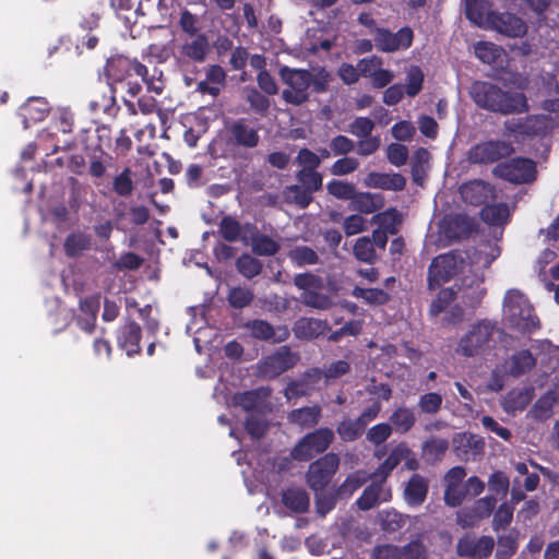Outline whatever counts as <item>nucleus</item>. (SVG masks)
Returning a JSON list of instances; mask_svg holds the SVG:
<instances>
[{
	"label": "nucleus",
	"instance_id": "6ab92c4d",
	"mask_svg": "<svg viewBox=\"0 0 559 559\" xmlns=\"http://www.w3.org/2000/svg\"><path fill=\"white\" fill-rule=\"evenodd\" d=\"M373 481L365 488L364 492L357 500V506L361 510H369L381 502H386L391 499V490L384 484V479L374 478Z\"/></svg>",
	"mask_w": 559,
	"mask_h": 559
},
{
	"label": "nucleus",
	"instance_id": "49530a36",
	"mask_svg": "<svg viewBox=\"0 0 559 559\" xmlns=\"http://www.w3.org/2000/svg\"><path fill=\"white\" fill-rule=\"evenodd\" d=\"M500 252L497 242L480 245L475 252L474 262L481 267H488L500 255Z\"/></svg>",
	"mask_w": 559,
	"mask_h": 559
},
{
	"label": "nucleus",
	"instance_id": "0e129e2a",
	"mask_svg": "<svg viewBox=\"0 0 559 559\" xmlns=\"http://www.w3.org/2000/svg\"><path fill=\"white\" fill-rule=\"evenodd\" d=\"M326 189L330 194L342 200H352L356 193L355 188L352 183L344 182L341 180H333L328 183Z\"/></svg>",
	"mask_w": 559,
	"mask_h": 559
},
{
	"label": "nucleus",
	"instance_id": "cd10ccee",
	"mask_svg": "<svg viewBox=\"0 0 559 559\" xmlns=\"http://www.w3.org/2000/svg\"><path fill=\"white\" fill-rule=\"evenodd\" d=\"M495 500L492 498H483L475 502V506L472 508V512L474 513L473 519L467 520L466 511H459L456 515L457 523L462 527H472L474 526L480 519L488 516L493 509Z\"/></svg>",
	"mask_w": 559,
	"mask_h": 559
},
{
	"label": "nucleus",
	"instance_id": "774afa93",
	"mask_svg": "<svg viewBox=\"0 0 559 559\" xmlns=\"http://www.w3.org/2000/svg\"><path fill=\"white\" fill-rule=\"evenodd\" d=\"M368 221L360 214L347 216L343 222V229L347 236L357 235L367 229Z\"/></svg>",
	"mask_w": 559,
	"mask_h": 559
},
{
	"label": "nucleus",
	"instance_id": "9b49d317",
	"mask_svg": "<svg viewBox=\"0 0 559 559\" xmlns=\"http://www.w3.org/2000/svg\"><path fill=\"white\" fill-rule=\"evenodd\" d=\"M333 431L321 428L307 435L292 451V456L298 461H308L314 455L325 451L333 440Z\"/></svg>",
	"mask_w": 559,
	"mask_h": 559
},
{
	"label": "nucleus",
	"instance_id": "f257e3e1",
	"mask_svg": "<svg viewBox=\"0 0 559 559\" xmlns=\"http://www.w3.org/2000/svg\"><path fill=\"white\" fill-rule=\"evenodd\" d=\"M281 78L286 84L282 96L288 104L300 105L309 97V88L316 92H322L326 88L330 81V74L324 69L297 70L283 68Z\"/></svg>",
	"mask_w": 559,
	"mask_h": 559
},
{
	"label": "nucleus",
	"instance_id": "72a5a7b5",
	"mask_svg": "<svg viewBox=\"0 0 559 559\" xmlns=\"http://www.w3.org/2000/svg\"><path fill=\"white\" fill-rule=\"evenodd\" d=\"M533 399V390L519 388L510 391L503 399L502 406L507 413L523 411Z\"/></svg>",
	"mask_w": 559,
	"mask_h": 559
},
{
	"label": "nucleus",
	"instance_id": "c756f323",
	"mask_svg": "<svg viewBox=\"0 0 559 559\" xmlns=\"http://www.w3.org/2000/svg\"><path fill=\"white\" fill-rule=\"evenodd\" d=\"M328 325L324 321L312 318H300L295 322L294 333L298 338L310 340L323 334Z\"/></svg>",
	"mask_w": 559,
	"mask_h": 559
},
{
	"label": "nucleus",
	"instance_id": "a211bd4d",
	"mask_svg": "<svg viewBox=\"0 0 559 559\" xmlns=\"http://www.w3.org/2000/svg\"><path fill=\"white\" fill-rule=\"evenodd\" d=\"M493 546L495 542L491 537L483 536L476 538L466 535L459 540L457 554L469 559H485L491 554Z\"/></svg>",
	"mask_w": 559,
	"mask_h": 559
},
{
	"label": "nucleus",
	"instance_id": "5fc2aeb1",
	"mask_svg": "<svg viewBox=\"0 0 559 559\" xmlns=\"http://www.w3.org/2000/svg\"><path fill=\"white\" fill-rule=\"evenodd\" d=\"M353 296L356 298H361L370 305H383L389 299L388 294L384 290L378 288L355 287L353 289Z\"/></svg>",
	"mask_w": 559,
	"mask_h": 559
},
{
	"label": "nucleus",
	"instance_id": "338daca9",
	"mask_svg": "<svg viewBox=\"0 0 559 559\" xmlns=\"http://www.w3.org/2000/svg\"><path fill=\"white\" fill-rule=\"evenodd\" d=\"M253 299V293L243 287H235L230 289L228 295L229 304L235 308L247 307Z\"/></svg>",
	"mask_w": 559,
	"mask_h": 559
},
{
	"label": "nucleus",
	"instance_id": "b1692460",
	"mask_svg": "<svg viewBox=\"0 0 559 559\" xmlns=\"http://www.w3.org/2000/svg\"><path fill=\"white\" fill-rule=\"evenodd\" d=\"M364 183L369 188L400 191L404 189L406 180L400 174L370 173Z\"/></svg>",
	"mask_w": 559,
	"mask_h": 559
},
{
	"label": "nucleus",
	"instance_id": "393cba45",
	"mask_svg": "<svg viewBox=\"0 0 559 559\" xmlns=\"http://www.w3.org/2000/svg\"><path fill=\"white\" fill-rule=\"evenodd\" d=\"M270 396L267 388H260L254 391L246 392L235 396V403L246 411H258L259 413L267 408L266 400Z\"/></svg>",
	"mask_w": 559,
	"mask_h": 559
},
{
	"label": "nucleus",
	"instance_id": "09e8293b",
	"mask_svg": "<svg viewBox=\"0 0 559 559\" xmlns=\"http://www.w3.org/2000/svg\"><path fill=\"white\" fill-rule=\"evenodd\" d=\"M449 443L445 439L432 438L423 445V454L427 461L435 462L442 457L448 450Z\"/></svg>",
	"mask_w": 559,
	"mask_h": 559
},
{
	"label": "nucleus",
	"instance_id": "20e7f679",
	"mask_svg": "<svg viewBox=\"0 0 559 559\" xmlns=\"http://www.w3.org/2000/svg\"><path fill=\"white\" fill-rule=\"evenodd\" d=\"M456 286V293L452 288L440 290L437 298L430 306V313L432 316H438L442 311H445L447 307L449 306L450 301L454 299L455 295H457L462 302L469 308L477 307L486 295V288L484 287V276L476 273L464 275L460 278V284Z\"/></svg>",
	"mask_w": 559,
	"mask_h": 559
},
{
	"label": "nucleus",
	"instance_id": "412c9836",
	"mask_svg": "<svg viewBox=\"0 0 559 559\" xmlns=\"http://www.w3.org/2000/svg\"><path fill=\"white\" fill-rule=\"evenodd\" d=\"M489 29H495L509 37H519L526 33V25L514 14L495 13Z\"/></svg>",
	"mask_w": 559,
	"mask_h": 559
},
{
	"label": "nucleus",
	"instance_id": "4c0bfd02",
	"mask_svg": "<svg viewBox=\"0 0 559 559\" xmlns=\"http://www.w3.org/2000/svg\"><path fill=\"white\" fill-rule=\"evenodd\" d=\"M559 390H549L538 399L531 413L538 419H546L551 415L554 405L558 402Z\"/></svg>",
	"mask_w": 559,
	"mask_h": 559
},
{
	"label": "nucleus",
	"instance_id": "423d86ee",
	"mask_svg": "<svg viewBox=\"0 0 559 559\" xmlns=\"http://www.w3.org/2000/svg\"><path fill=\"white\" fill-rule=\"evenodd\" d=\"M117 66L126 70L124 78L115 79V91H126L130 96H135L141 91V85L133 81V75L141 78L142 82L146 85L148 92L159 95L164 90L163 74L157 68L148 70L145 66L138 61H130L121 59Z\"/></svg>",
	"mask_w": 559,
	"mask_h": 559
},
{
	"label": "nucleus",
	"instance_id": "aec40b11",
	"mask_svg": "<svg viewBox=\"0 0 559 559\" xmlns=\"http://www.w3.org/2000/svg\"><path fill=\"white\" fill-rule=\"evenodd\" d=\"M50 106L45 98L31 97L19 109V116L22 118L24 129H28L32 123L39 122L48 115Z\"/></svg>",
	"mask_w": 559,
	"mask_h": 559
},
{
	"label": "nucleus",
	"instance_id": "bf43d9fd",
	"mask_svg": "<svg viewBox=\"0 0 559 559\" xmlns=\"http://www.w3.org/2000/svg\"><path fill=\"white\" fill-rule=\"evenodd\" d=\"M301 301L311 308L325 310L332 306V300L328 295L317 293L313 290H308L301 294Z\"/></svg>",
	"mask_w": 559,
	"mask_h": 559
},
{
	"label": "nucleus",
	"instance_id": "5701e85b",
	"mask_svg": "<svg viewBox=\"0 0 559 559\" xmlns=\"http://www.w3.org/2000/svg\"><path fill=\"white\" fill-rule=\"evenodd\" d=\"M460 194L464 202L479 205L489 198H493V190L481 180H473L460 188Z\"/></svg>",
	"mask_w": 559,
	"mask_h": 559
},
{
	"label": "nucleus",
	"instance_id": "3c124183",
	"mask_svg": "<svg viewBox=\"0 0 559 559\" xmlns=\"http://www.w3.org/2000/svg\"><path fill=\"white\" fill-rule=\"evenodd\" d=\"M365 426L359 421V419H344L337 426V433L344 441H354L356 440L365 430Z\"/></svg>",
	"mask_w": 559,
	"mask_h": 559
},
{
	"label": "nucleus",
	"instance_id": "58836bf2",
	"mask_svg": "<svg viewBox=\"0 0 559 559\" xmlns=\"http://www.w3.org/2000/svg\"><path fill=\"white\" fill-rule=\"evenodd\" d=\"M509 216L510 209L506 204L487 205L481 210V218L491 226L507 224Z\"/></svg>",
	"mask_w": 559,
	"mask_h": 559
},
{
	"label": "nucleus",
	"instance_id": "69168bd1",
	"mask_svg": "<svg viewBox=\"0 0 559 559\" xmlns=\"http://www.w3.org/2000/svg\"><path fill=\"white\" fill-rule=\"evenodd\" d=\"M290 260L297 265L314 264L318 261L317 253L308 247H297L289 252Z\"/></svg>",
	"mask_w": 559,
	"mask_h": 559
},
{
	"label": "nucleus",
	"instance_id": "f3484780",
	"mask_svg": "<svg viewBox=\"0 0 559 559\" xmlns=\"http://www.w3.org/2000/svg\"><path fill=\"white\" fill-rule=\"evenodd\" d=\"M512 146L506 141H487L474 145L468 152L472 163H493L499 158L510 155Z\"/></svg>",
	"mask_w": 559,
	"mask_h": 559
},
{
	"label": "nucleus",
	"instance_id": "2eb2a0df",
	"mask_svg": "<svg viewBox=\"0 0 559 559\" xmlns=\"http://www.w3.org/2000/svg\"><path fill=\"white\" fill-rule=\"evenodd\" d=\"M297 360V354L285 346L281 347L260 362L259 373L264 378H274L294 367Z\"/></svg>",
	"mask_w": 559,
	"mask_h": 559
},
{
	"label": "nucleus",
	"instance_id": "6e6552de",
	"mask_svg": "<svg viewBox=\"0 0 559 559\" xmlns=\"http://www.w3.org/2000/svg\"><path fill=\"white\" fill-rule=\"evenodd\" d=\"M465 267L466 265L461 254L445 253L435 258L429 266V288L433 289L450 281L459 272H464Z\"/></svg>",
	"mask_w": 559,
	"mask_h": 559
},
{
	"label": "nucleus",
	"instance_id": "6e6d98bb",
	"mask_svg": "<svg viewBox=\"0 0 559 559\" xmlns=\"http://www.w3.org/2000/svg\"><path fill=\"white\" fill-rule=\"evenodd\" d=\"M390 419L395 429L403 433L408 431L415 424L414 413L405 407L397 408Z\"/></svg>",
	"mask_w": 559,
	"mask_h": 559
},
{
	"label": "nucleus",
	"instance_id": "7ed1b4c3",
	"mask_svg": "<svg viewBox=\"0 0 559 559\" xmlns=\"http://www.w3.org/2000/svg\"><path fill=\"white\" fill-rule=\"evenodd\" d=\"M471 96L478 106L492 111L509 114L526 109V98L521 92H503L487 82H475Z\"/></svg>",
	"mask_w": 559,
	"mask_h": 559
},
{
	"label": "nucleus",
	"instance_id": "f704fd0d",
	"mask_svg": "<svg viewBox=\"0 0 559 559\" xmlns=\"http://www.w3.org/2000/svg\"><path fill=\"white\" fill-rule=\"evenodd\" d=\"M57 120L53 121L49 128L40 133V139L48 140L55 139L58 132L67 134L71 132L73 118L72 114L67 108H59L57 111Z\"/></svg>",
	"mask_w": 559,
	"mask_h": 559
},
{
	"label": "nucleus",
	"instance_id": "a18cd8bd",
	"mask_svg": "<svg viewBox=\"0 0 559 559\" xmlns=\"http://www.w3.org/2000/svg\"><path fill=\"white\" fill-rule=\"evenodd\" d=\"M402 218L400 213L395 209H389L374 215L371 223L378 225L380 229L389 231V234L396 233V226L401 223Z\"/></svg>",
	"mask_w": 559,
	"mask_h": 559
},
{
	"label": "nucleus",
	"instance_id": "c9c22d12",
	"mask_svg": "<svg viewBox=\"0 0 559 559\" xmlns=\"http://www.w3.org/2000/svg\"><path fill=\"white\" fill-rule=\"evenodd\" d=\"M352 204L360 213L371 214L383 206V198L377 193H355Z\"/></svg>",
	"mask_w": 559,
	"mask_h": 559
},
{
	"label": "nucleus",
	"instance_id": "e2e57ef3",
	"mask_svg": "<svg viewBox=\"0 0 559 559\" xmlns=\"http://www.w3.org/2000/svg\"><path fill=\"white\" fill-rule=\"evenodd\" d=\"M355 257L364 262H372L376 254L372 241L369 237H360L354 246Z\"/></svg>",
	"mask_w": 559,
	"mask_h": 559
},
{
	"label": "nucleus",
	"instance_id": "680f3d73",
	"mask_svg": "<svg viewBox=\"0 0 559 559\" xmlns=\"http://www.w3.org/2000/svg\"><path fill=\"white\" fill-rule=\"evenodd\" d=\"M237 269L243 276L251 278L261 272L262 264L253 257L243 254L237 260Z\"/></svg>",
	"mask_w": 559,
	"mask_h": 559
},
{
	"label": "nucleus",
	"instance_id": "4be33fe9",
	"mask_svg": "<svg viewBox=\"0 0 559 559\" xmlns=\"http://www.w3.org/2000/svg\"><path fill=\"white\" fill-rule=\"evenodd\" d=\"M465 12L467 19L483 28H490L495 12L491 11L488 0H466Z\"/></svg>",
	"mask_w": 559,
	"mask_h": 559
},
{
	"label": "nucleus",
	"instance_id": "ddd939ff",
	"mask_svg": "<svg viewBox=\"0 0 559 559\" xmlns=\"http://www.w3.org/2000/svg\"><path fill=\"white\" fill-rule=\"evenodd\" d=\"M558 117L556 119L549 118L545 115L536 116L522 122L520 119H511L507 121L506 129L510 135L518 139L519 135L533 134L543 135L558 126Z\"/></svg>",
	"mask_w": 559,
	"mask_h": 559
},
{
	"label": "nucleus",
	"instance_id": "473e14b6",
	"mask_svg": "<svg viewBox=\"0 0 559 559\" xmlns=\"http://www.w3.org/2000/svg\"><path fill=\"white\" fill-rule=\"evenodd\" d=\"M411 454V450L403 443L396 445L389 454L386 460L379 466L372 477L385 479L388 475Z\"/></svg>",
	"mask_w": 559,
	"mask_h": 559
},
{
	"label": "nucleus",
	"instance_id": "864d4df0",
	"mask_svg": "<svg viewBox=\"0 0 559 559\" xmlns=\"http://www.w3.org/2000/svg\"><path fill=\"white\" fill-rule=\"evenodd\" d=\"M409 518L394 510H386L380 513V522L385 531L395 532L406 525Z\"/></svg>",
	"mask_w": 559,
	"mask_h": 559
},
{
	"label": "nucleus",
	"instance_id": "13d9d810",
	"mask_svg": "<svg viewBox=\"0 0 559 559\" xmlns=\"http://www.w3.org/2000/svg\"><path fill=\"white\" fill-rule=\"evenodd\" d=\"M369 477L370 476L364 471L355 472L340 486L338 495L352 496Z\"/></svg>",
	"mask_w": 559,
	"mask_h": 559
},
{
	"label": "nucleus",
	"instance_id": "8fccbe9b",
	"mask_svg": "<svg viewBox=\"0 0 559 559\" xmlns=\"http://www.w3.org/2000/svg\"><path fill=\"white\" fill-rule=\"evenodd\" d=\"M476 57L484 63L491 64L501 56V48L488 41H478L474 45Z\"/></svg>",
	"mask_w": 559,
	"mask_h": 559
},
{
	"label": "nucleus",
	"instance_id": "bb28decb",
	"mask_svg": "<svg viewBox=\"0 0 559 559\" xmlns=\"http://www.w3.org/2000/svg\"><path fill=\"white\" fill-rule=\"evenodd\" d=\"M140 333V326L134 322H128L121 328L118 335V344L126 350L128 356L139 353Z\"/></svg>",
	"mask_w": 559,
	"mask_h": 559
},
{
	"label": "nucleus",
	"instance_id": "4468645a",
	"mask_svg": "<svg viewBox=\"0 0 559 559\" xmlns=\"http://www.w3.org/2000/svg\"><path fill=\"white\" fill-rule=\"evenodd\" d=\"M495 173L511 182L523 183L535 179L536 168L534 162L526 158H514L499 164Z\"/></svg>",
	"mask_w": 559,
	"mask_h": 559
},
{
	"label": "nucleus",
	"instance_id": "c03bdc74",
	"mask_svg": "<svg viewBox=\"0 0 559 559\" xmlns=\"http://www.w3.org/2000/svg\"><path fill=\"white\" fill-rule=\"evenodd\" d=\"M246 328L249 330L250 334L260 340L264 341H283L286 336V331H284L283 337H275L274 329L271 324H269L266 321L263 320H253L249 323H247Z\"/></svg>",
	"mask_w": 559,
	"mask_h": 559
},
{
	"label": "nucleus",
	"instance_id": "052dcab7",
	"mask_svg": "<svg viewBox=\"0 0 559 559\" xmlns=\"http://www.w3.org/2000/svg\"><path fill=\"white\" fill-rule=\"evenodd\" d=\"M187 333L193 334V343L198 352H201L203 345L211 343V337L214 335L213 329L205 326L195 328V323L187 325Z\"/></svg>",
	"mask_w": 559,
	"mask_h": 559
},
{
	"label": "nucleus",
	"instance_id": "a19ab883",
	"mask_svg": "<svg viewBox=\"0 0 559 559\" xmlns=\"http://www.w3.org/2000/svg\"><path fill=\"white\" fill-rule=\"evenodd\" d=\"M518 532L510 531L498 537L497 559H510L518 549Z\"/></svg>",
	"mask_w": 559,
	"mask_h": 559
},
{
	"label": "nucleus",
	"instance_id": "37998d69",
	"mask_svg": "<svg viewBox=\"0 0 559 559\" xmlns=\"http://www.w3.org/2000/svg\"><path fill=\"white\" fill-rule=\"evenodd\" d=\"M283 198L288 203H294L301 209L307 207L312 201V193L302 186L293 185L283 191Z\"/></svg>",
	"mask_w": 559,
	"mask_h": 559
},
{
	"label": "nucleus",
	"instance_id": "e433bc0d",
	"mask_svg": "<svg viewBox=\"0 0 559 559\" xmlns=\"http://www.w3.org/2000/svg\"><path fill=\"white\" fill-rule=\"evenodd\" d=\"M321 416L319 406L302 407L289 414V420L300 427L309 428L314 426Z\"/></svg>",
	"mask_w": 559,
	"mask_h": 559
},
{
	"label": "nucleus",
	"instance_id": "f03ea898",
	"mask_svg": "<svg viewBox=\"0 0 559 559\" xmlns=\"http://www.w3.org/2000/svg\"><path fill=\"white\" fill-rule=\"evenodd\" d=\"M502 321L521 333H533L539 328V319L534 309L519 289H508L502 300Z\"/></svg>",
	"mask_w": 559,
	"mask_h": 559
},
{
	"label": "nucleus",
	"instance_id": "0eeeda50",
	"mask_svg": "<svg viewBox=\"0 0 559 559\" xmlns=\"http://www.w3.org/2000/svg\"><path fill=\"white\" fill-rule=\"evenodd\" d=\"M499 332L495 322L488 319L479 320L459 340L455 350L465 357L484 356L493 348L495 335Z\"/></svg>",
	"mask_w": 559,
	"mask_h": 559
},
{
	"label": "nucleus",
	"instance_id": "39448f33",
	"mask_svg": "<svg viewBox=\"0 0 559 559\" xmlns=\"http://www.w3.org/2000/svg\"><path fill=\"white\" fill-rule=\"evenodd\" d=\"M539 360L544 371H554L559 379V346H554L549 342L540 343L539 358L533 356L527 349H522L511 355L504 362L506 373L520 377L530 372Z\"/></svg>",
	"mask_w": 559,
	"mask_h": 559
},
{
	"label": "nucleus",
	"instance_id": "de8ad7c7",
	"mask_svg": "<svg viewBox=\"0 0 559 559\" xmlns=\"http://www.w3.org/2000/svg\"><path fill=\"white\" fill-rule=\"evenodd\" d=\"M249 242L251 243L252 250L260 255H271L276 253L278 250V243L272 238L265 235H249Z\"/></svg>",
	"mask_w": 559,
	"mask_h": 559
},
{
	"label": "nucleus",
	"instance_id": "79ce46f5",
	"mask_svg": "<svg viewBox=\"0 0 559 559\" xmlns=\"http://www.w3.org/2000/svg\"><path fill=\"white\" fill-rule=\"evenodd\" d=\"M91 245V238L88 235L75 231L69 235L64 241L66 253L70 257H75L88 249Z\"/></svg>",
	"mask_w": 559,
	"mask_h": 559
},
{
	"label": "nucleus",
	"instance_id": "dca6fc26",
	"mask_svg": "<svg viewBox=\"0 0 559 559\" xmlns=\"http://www.w3.org/2000/svg\"><path fill=\"white\" fill-rule=\"evenodd\" d=\"M358 67L362 78L371 81L376 88H382L389 85L395 78L394 72L383 68V61L380 57L370 56L359 60Z\"/></svg>",
	"mask_w": 559,
	"mask_h": 559
},
{
	"label": "nucleus",
	"instance_id": "7c9ffc66",
	"mask_svg": "<svg viewBox=\"0 0 559 559\" xmlns=\"http://www.w3.org/2000/svg\"><path fill=\"white\" fill-rule=\"evenodd\" d=\"M283 504L295 513H304L310 506L308 493L302 488H288L282 493Z\"/></svg>",
	"mask_w": 559,
	"mask_h": 559
},
{
	"label": "nucleus",
	"instance_id": "1a4fd4ad",
	"mask_svg": "<svg viewBox=\"0 0 559 559\" xmlns=\"http://www.w3.org/2000/svg\"><path fill=\"white\" fill-rule=\"evenodd\" d=\"M340 465V459L334 453H329L313 462L307 473V484L314 491L324 490Z\"/></svg>",
	"mask_w": 559,
	"mask_h": 559
},
{
	"label": "nucleus",
	"instance_id": "9d476101",
	"mask_svg": "<svg viewBox=\"0 0 559 559\" xmlns=\"http://www.w3.org/2000/svg\"><path fill=\"white\" fill-rule=\"evenodd\" d=\"M475 222L467 215L455 214L444 216L438 225L441 246H448L453 240L466 237L474 229Z\"/></svg>",
	"mask_w": 559,
	"mask_h": 559
},
{
	"label": "nucleus",
	"instance_id": "c85d7f7f",
	"mask_svg": "<svg viewBox=\"0 0 559 559\" xmlns=\"http://www.w3.org/2000/svg\"><path fill=\"white\" fill-rule=\"evenodd\" d=\"M223 237L228 241L241 239L246 245L249 243V235H252L250 225L240 226L239 223L231 217H224L219 225Z\"/></svg>",
	"mask_w": 559,
	"mask_h": 559
},
{
	"label": "nucleus",
	"instance_id": "4d7b16f0",
	"mask_svg": "<svg viewBox=\"0 0 559 559\" xmlns=\"http://www.w3.org/2000/svg\"><path fill=\"white\" fill-rule=\"evenodd\" d=\"M296 178L310 193L322 187V176L316 169H300Z\"/></svg>",
	"mask_w": 559,
	"mask_h": 559
},
{
	"label": "nucleus",
	"instance_id": "2f4dec72",
	"mask_svg": "<svg viewBox=\"0 0 559 559\" xmlns=\"http://www.w3.org/2000/svg\"><path fill=\"white\" fill-rule=\"evenodd\" d=\"M428 483L419 475H413L405 486L404 497L409 506H419L426 499Z\"/></svg>",
	"mask_w": 559,
	"mask_h": 559
},
{
	"label": "nucleus",
	"instance_id": "f8f14e48",
	"mask_svg": "<svg viewBox=\"0 0 559 559\" xmlns=\"http://www.w3.org/2000/svg\"><path fill=\"white\" fill-rule=\"evenodd\" d=\"M414 33L409 27H402L396 33L385 28H374V47L383 52H396L411 47Z\"/></svg>",
	"mask_w": 559,
	"mask_h": 559
},
{
	"label": "nucleus",
	"instance_id": "603ef678",
	"mask_svg": "<svg viewBox=\"0 0 559 559\" xmlns=\"http://www.w3.org/2000/svg\"><path fill=\"white\" fill-rule=\"evenodd\" d=\"M424 73L417 66H411L406 72L405 93L409 97L416 96L423 87Z\"/></svg>",
	"mask_w": 559,
	"mask_h": 559
},
{
	"label": "nucleus",
	"instance_id": "a878e982",
	"mask_svg": "<svg viewBox=\"0 0 559 559\" xmlns=\"http://www.w3.org/2000/svg\"><path fill=\"white\" fill-rule=\"evenodd\" d=\"M210 45L205 35H198L180 46V56L195 62H202L209 52Z\"/></svg>",
	"mask_w": 559,
	"mask_h": 559
},
{
	"label": "nucleus",
	"instance_id": "ea45409f",
	"mask_svg": "<svg viewBox=\"0 0 559 559\" xmlns=\"http://www.w3.org/2000/svg\"><path fill=\"white\" fill-rule=\"evenodd\" d=\"M231 134L238 144L248 147L255 146L259 141L257 131L242 121L233 124Z\"/></svg>",
	"mask_w": 559,
	"mask_h": 559
}]
</instances>
